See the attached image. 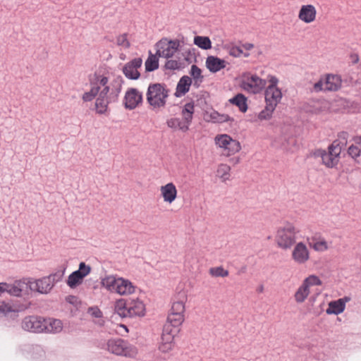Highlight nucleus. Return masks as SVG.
Segmentation results:
<instances>
[{"mask_svg": "<svg viewBox=\"0 0 361 361\" xmlns=\"http://www.w3.org/2000/svg\"><path fill=\"white\" fill-rule=\"evenodd\" d=\"M90 89L85 92L81 99L83 102H90L93 99L97 114H105L109 109V104L117 100L123 85L121 77L109 79L103 75L94 74L89 78Z\"/></svg>", "mask_w": 361, "mask_h": 361, "instance_id": "obj_1", "label": "nucleus"}, {"mask_svg": "<svg viewBox=\"0 0 361 361\" xmlns=\"http://www.w3.org/2000/svg\"><path fill=\"white\" fill-rule=\"evenodd\" d=\"M114 311L121 317H142L145 315L146 307L144 302L138 298L118 299L115 302Z\"/></svg>", "mask_w": 361, "mask_h": 361, "instance_id": "obj_2", "label": "nucleus"}, {"mask_svg": "<svg viewBox=\"0 0 361 361\" xmlns=\"http://www.w3.org/2000/svg\"><path fill=\"white\" fill-rule=\"evenodd\" d=\"M100 283L109 292L121 296L133 295L137 290V287L130 280L111 274L102 277Z\"/></svg>", "mask_w": 361, "mask_h": 361, "instance_id": "obj_3", "label": "nucleus"}, {"mask_svg": "<svg viewBox=\"0 0 361 361\" xmlns=\"http://www.w3.org/2000/svg\"><path fill=\"white\" fill-rule=\"evenodd\" d=\"M300 232V229L293 223H285L276 231V246L283 250L290 249L296 243Z\"/></svg>", "mask_w": 361, "mask_h": 361, "instance_id": "obj_4", "label": "nucleus"}, {"mask_svg": "<svg viewBox=\"0 0 361 361\" xmlns=\"http://www.w3.org/2000/svg\"><path fill=\"white\" fill-rule=\"evenodd\" d=\"M169 90L160 83L150 84L146 93L147 102L152 111H160L165 108Z\"/></svg>", "mask_w": 361, "mask_h": 361, "instance_id": "obj_5", "label": "nucleus"}, {"mask_svg": "<svg viewBox=\"0 0 361 361\" xmlns=\"http://www.w3.org/2000/svg\"><path fill=\"white\" fill-rule=\"evenodd\" d=\"M214 140L216 147L220 149L221 154L226 157L238 153L241 149L240 143L227 134L217 135Z\"/></svg>", "mask_w": 361, "mask_h": 361, "instance_id": "obj_6", "label": "nucleus"}, {"mask_svg": "<svg viewBox=\"0 0 361 361\" xmlns=\"http://www.w3.org/2000/svg\"><path fill=\"white\" fill-rule=\"evenodd\" d=\"M322 285V281L314 274L309 275L305 278L294 293L293 298L295 302L298 304L303 303L310 295V288Z\"/></svg>", "mask_w": 361, "mask_h": 361, "instance_id": "obj_7", "label": "nucleus"}, {"mask_svg": "<svg viewBox=\"0 0 361 361\" xmlns=\"http://www.w3.org/2000/svg\"><path fill=\"white\" fill-rule=\"evenodd\" d=\"M106 350L110 353L126 357H134L137 354V349L121 339H111L106 343Z\"/></svg>", "mask_w": 361, "mask_h": 361, "instance_id": "obj_8", "label": "nucleus"}, {"mask_svg": "<svg viewBox=\"0 0 361 361\" xmlns=\"http://www.w3.org/2000/svg\"><path fill=\"white\" fill-rule=\"evenodd\" d=\"M341 152V147L339 143L335 141L328 147L327 151L318 149L316 152V156L322 158V163L326 166L333 168L338 162Z\"/></svg>", "mask_w": 361, "mask_h": 361, "instance_id": "obj_9", "label": "nucleus"}, {"mask_svg": "<svg viewBox=\"0 0 361 361\" xmlns=\"http://www.w3.org/2000/svg\"><path fill=\"white\" fill-rule=\"evenodd\" d=\"M157 55L165 59L172 58L179 51L180 41L163 38L156 44Z\"/></svg>", "mask_w": 361, "mask_h": 361, "instance_id": "obj_10", "label": "nucleus"}, {"mask_svg": "<svg viewBox=\"0 0 361 361\" xmlns=\"http://www.w3.org/2000/svg\"><path fill=\"white\" fill-rule=\"evenodd\" d=\"M342 85L341 76L334 74H327L322 77L318 82L314 83V89L319 91H337Z\"/></svg>", "mask_w": 361, "mask_h": 361, "instance_id": "obj_11", "label": "nucleus"}, {"mask_svg": "<svg viewBox=\"0 0 361 361\" xmlns=\"http://www.w3.org/2000/svg\"><path fill=\"white\" fill-rule=\"evenodd\" d=\"M265 80L260 78L257 75L245 74L243 75L240 82V87L252 94H257L260 92L266 86Z\"/></svg>", "mask_w": 361, "mask_h": 361, "instance_id": "obj_12", "label": "nucleus"}, {"mask_svg": "<svg viewBox=\"0 0 361 361\" xmlns=\"http://www.w3.org/2000/svg\"><path fill=\"white\" fill-rule=\"evenodd\" d=\"M291 251V259L297 264H305L310 259V251L303 242L296 243Z\"/></svg>", "mask_w": 361, "mask_h": 361, "instance_id": "obj_13", "label": "nucleus"}, {"mask_svg": "<svg viewBox=\"0 0 361 361\" xmlns=\"http://www.w3.org/2000/svg\"><path fill=\"white\" fill-rule=\"evenodd\" d=\"M44 319L35 315L25 317L21 322V327L27 331L42 333L44 331Z\"/></svg>", "mask_w": 361, "mask_h": 361, "instance_id": "obj_14", "label": "nucleus"}, {"mask_svg": "<svg viewBox=\"0 0 361 361\" xmlns=\"http://www.w3.org/2000/svg\"><path fill=\"white\" fill-rule=\"evenodd\" d=\"M91 271V267L85 262H80L78 270L71 274L67 280V284L71 288H75L82 284L83 279Z\"/></svg>", "mask_w": 361, "mask_h": 361, "instance_id": "obj_15", "label": "nucleus"}, {"mask_svg": "<svg viewBox=\"0 0 361 361\" xmlns=\"http://www.w3.org/2000/svg\"><path fill=\"white\" fill-rule=\"evenodd\" d=\"M30 290L39 294H48L54 288L47 276L38 279H27Z\"/></svg>", "mask_w": 361, "mask_h": 361, "instance_id": "obj_16", "label": "nucleus"}, {"mask_svg": "<svg viewBox=\"0 0 361 361\" xmlns=\"http://www.w3.org/2000/svg\"><path fill=\"white\" fill-rule=\"evenodd\" d=\"M317 11L312 4L302 5L298 11V18L305 24H312L317 19Z\"/></svg>", "mask_w": 361, "mask_h": 361, "instance_id": "obj_17", "label": "nucleus"}, {"mask_svg": "<svg viewBox=\"0 0 361 361\" xmlns=\"http://www.w3.org/2000/svg\"><path fill=\"white\" fill-rule=\"evenodd\" d=\"M142 64V60L141 58L133 59L123 66L122 68L123 73L130 80H137L140 76L138 69L141 68Z\"/></svg>", "mask_w": 361, "mask_h": 361, "instance_id": "obj_18", "label": "nucleus"}, {"mask_svg": "<svg viewBox=\"0 0 361 361\" xmlns=\"http://www.w3.org/2000/svg\"><path fill=\"white\" fill-rule=\"evenodd\" d=\"M177 334V333L171 332L170 330L163 328L159 350L164 353L171 351L174 347V338Z\"/></svg>", "mask_w": 361, "mask_h": 361, "instance_id": "obj_19", "label": "nucleus"}, {"mask_svg": "<svg viewBox=\"0 0 361 361\" xmlns=\"http://www.w3.org/2000/svg\"><path fill=\"white\" fill-rule=\"evenodd\" d=\"M159 192L163 201L169 204H172L177 198L178 190L172 182L160 186Z\"/></svg>", "mask_w": 361, "mask_h": 361, "instance_id": "obj_20", "label": "nucleus"}, {"mask_svg": "<svg viewBox=\"0 0 361 361\" xmlns=\"http://www.w3.org/2000/svg\"><path fill=\"white\" fill-rule=\"evenodd\" d=\"M142 101V94L137 89L130 88L126 92L124 105L126 109H134Z\"/></svg>", "mask_w": 361, "mask_h": 361, "instance_id": "obj_21", "label": "nucleus"}, {"mask_svg": "<svg viewBox=\"0 0 361 361\" xmlns=\"http://www.w3.org/2000/svg\"><path fill=\"white\" fill-rule=\"evenodd\" d=\"M188 300L187 292L185 290L178 291L174 296L172 307L171 310V314H184L185 305Z\"/></svg>", "mask_w": 361, "mask_h": 361, "instance_id": "obj_22", "label": "nucleus"}, {"mask_svg": "<svg viewBox=\"0 0 361 361\" xmlns=\"http://www.w3.org/2000/svg\"><path fill=\"white\" fill-rule=\"evenodd\" d=\"M282 97L281 90L279 87H267L265 90V102L274 108L281 102Z\"/></svg>", "mask_w": 361, "mask_h": 361, "instance_id": "obj_23", "label": "nucleus"}, {"mask_svg": "<svg viewBox=\"0 0 361 361\" xmlns=\"http://www.w3.org/2000/svg\"><path fill=\"white\" fill-rule=\"evenodd\" d=\"M184 314L170 313L164 328L170 330L171 332L178 334L180 327L184 322Z\"/></svg>", "mask_w": 361, "mask_h": 361, "instance_id": "obj_24", "label": "nucleus"}, {"mask_svg": "<svg viewBox=\"0 0 361 361\" xmlns=\"http://www.w3.org/2000/svg\"><path fill=\"white\" fill-rule=\"evenodd\" d=\"M6 293H8L11 295L20 296L22 292L28 288L27 279L23 280H17L13 283H6Z\"/></svg>", "mask_w": 361, "mask_h": 361, "instance_id": "obj_25", "label": "nucleus"}, {"mask_svg": "<svg viewBox=\"0 0 361 361\" xmlns=\"http://www.w3.org/2000/svg\"><path fill=\"white\" fill-rule=\"evenodd\" d=\"M228 62L217 56H209L206 59L205 66L212 73H216L226 68Z\"/></svg>", "mask_w": 361, "mask_h": 361, "instance_id": "obj_26", "label": "nucleus"}, {"mask_svg": "<svg viewBox=\"0 0 361 361\" xmlns=\"http://www.w3.org/2000/svg\"><path fill=\"white\" fill-rule=\"evenodd\" d=\"M44 332L50 334H58L63 330L62 322L59 319L49 318L44 319Z\"/></svg>", "mask_w": 361, "mask_h": 361, "instance_id": "obj_27", "label": "nucleus"}, {"mask_svg": "<svg viewBox=\"0 0 361 361\" xmlns=\"http://www.w3.org/2000/svg\"><path fill=\"white\" fill-rule=\"evenodd\" d=\"M347 298L338 299L337 300L331 301L329 303V307L326 312L327 314H339L342 313L345 307V302L348 301Z\"/></svg>", "mask_w": 361, "mask_h": 361, "instance_id": "obj_28", "label": "nucleus"}, {"mask_svg": "<svg viewBox=\"0 0 361 361\" xmlns=\"http://www.w3.org/2000/svg\"><path fill=\"white\" fill-rule=\"evenodd\" d=\"M191 84L192 79L189 76H183L178 82L175 92L176 97H180L187 93L190 90Z\"/></svg>", "mask_w": 361, "mask_h": 361, "instance_id": "obj_29", "label": "nucleus"}, {"mask_svg": "<svg viewBox=\"0 0 361 361\" xmlns=\"http://www.w3.org/2000/svg\"><path fill=\"white\" fill-rule=\"evenodd\" d=\"M194 110V104L191 102L186 103L182 108L181 119L188 127L192 123Z\"/></svg>", "mask_w": 361, "mask_h": 361, "instance_id": "obj_30", "label": "nucleus"}, {"mask_svg": "<svg viewBox=\"0 0 361 361\" xmlns=\"http://www.w3.org/2000/svg\"><path fill=\"white\" fill-rule=\"evenodd\" d=\"M166 126L173 130H180L185 133L189 130V127L185 123L181 118L172 117L166 121Z\"/></svg>", "mask_w": 361, "mask_h": 361, "instance_id": "obj_31", "label": "nucleus"}, {"mask_svg": "<svg viewBox=\"0 0 361 361\" xmlns=\"http://www.w3.org/2000/svg\"><path fill=\"white\" fill-rule=\"evenodd\" d=\"M311 247L317 252H324L329 249L327 241L324 238H312Z\"/></svg>", "mask_w": 361, "mask_h": 361, "instance_id": "obj_32", "label": "nucleus"}, {"mask_svg": "<svg viewBox=\"0 0 361 361\" xmlns=\"http://www.w3.org/2000/svg\"><path fill=\"white\" fill-rule=\"evenodd\" d=\"M158 57L157 54H152L151 51H149V56L145 63L146 71H154L159 68Z\"/></svg>", "mask_w": 361, "mask_h": 361, "instance_id": "obj_33", "label": "nucleus"}, {"mask_svg": "<svg viewBox=\"0 0 361 361\" xmlns=\"http://www.w3.org/2000/svg\"><path fill=\"white\" fill-rule=\"evenodd\" d=\"M206 120L213 123H224L230 120L228 115L220 114L217 111H212L206 115Z\"/></svg>", "mask_w": 361, "mask_h": 361, "instance_id": "obj_34", "label": "nucleus"}, {"mask_svg": "<svg viewBox=\"0 0 361 361\" xmlns=\"http://www.w3.org/2000/svg\"><path fill=\"white\" fill-rule=\"evenodd\" d=\"M230 102L237 106L242 112H245L247 109V98L242 94H238L235 97L231 99Z\"/></svg>", "mask_w": 361, "mask_h": 361, "instance_id": "obj_35", "label": "nucleus"}, {"mask_svg": "<svg viewBox=\"0 0 361 361\" xmlns=\"http://www.w3.org/2000/svg\"><path fill=\"white\" fill-rule=\"evenodd\" d=\"M193 42L194 44L202 49L207 50L212 48V42L208 37L195 36Z\"/></svg>", "mask_w": 361, "mask_h": 361, "instance_id": "obj_36", "label": "nucleus"}, {"mask_svg": "<svg viewBox=\"0 0 361 361\" xmlns=\"http://www.w3.org/2000/svg\"><path fill=\"white\" fill-rule=\"evenodd\" d=\"M275 109L276 108L266 104L264 109L258 114L257 119L260 121L271 119Z\"/></svg>", "mask_w": 361, "mask_h": 361, "instance_id": "obj_37", "label": "nucleus"}, {"mask_svg": "<svg viewBox=\"0 0 361 361\" xmlns=\"http://www.w3.org/2000/svg\"><path fill=\"white\" fill-rule=\"evenodd\" d=\"M228 54L230 56L238 58L242 56H243L245 58H247L250 56L249 52H245L244 49L243 48L242 45L240 47H231L229 51Z\"/></svg>", "mask_w": 361, "mask_h": 361, "instance_id": "obj_38", "label": "nucleus"}, {"mask_svg": "<svg viewBox=\"0 0 361 361\" xmlns=\"http://www.w3.org/2000/svg\"><path fill=\"white\" fill-rule=\"evenodd\" d=\"M31 357L34 360H41L45 356L44 350L39 345L33 346L31 349Z\"/></svg>", "mask_w": 361, "mask_h": 361, "instance_id": "obj_39", "label": "nucleus"}, {"mask_svg": "<svg viewBox=\"0 0 361 361\" xmlns=\"http://www.w3.org/2000/svg\"><path fill=\"white\" fill-rule=\"evenodd\" d=\"M231 167L224 164L219 166L217 169V176L224 180L228 179Z\"/></svg>", "mask_w": 361, "mask_h": 361, "instance_id": "obj_40", "label": "nucleus"}, {"mask_svg": "<svg viewBox=\"0 0 361 361\" xmlns=\"http://www.w3.org/2000/svg\"><path fill=\"white\" fill-rule=\"evenodd\" d=\"M116 44L122 49H128L130 47V43L128 39V35L124 33L118 35L116 38Z\"/></svg>", "mask_w": 361, "mask_h": 361, "instance_id": "obj_41", "label": "nucleus"}, {"mask_svg": "<svg viewBox=\"0 0 361 361\" xmlns=\"http://www.w3.org/2000/svg\"><path fill=\"white\" fill-rule=\"evenodd\" d=\"M65 270H59L53 274L47 276L51 284L54 287L55 284L61 281L63 277Z\"/></svg>", "mask_w": 361, "mask_h": 361, "instance_id": "obj_42", "label": "nucleus"}, {"mask_svg": "<svg viewBox=\"0 0 361 361\" xmlns=\"http://www.w3.org/2000/svg\"><path fill=\"white\" fill-rule=\"evenodd\" d=\"M17 307L11 303H6L5 302H0V313L3 314H7L10 312H18Z\"/></svg>", "mask_w": 361, "mask_h": 361, "instance_id": "obj_43", "label": "nucleus"}, {"mask_svg": "<svg viewBox=\"0 0 361 361\" xmlns=\"http://www.w3.org/2000/svg\"><path fill=\"white\" fill-rule=\"evenodd\" d=\"M87 313L92 317L99 319L98 322H96L99 325L102 326L104 324V321L101 319L102 317V312L97 307H92L88 308Z\"/></svg>", "mask_w": 361, "mask_h": 361, "instance_id": "obj_44", "label": "nucleus"}, {"mask_svg": "<svg viewBox=\"0 0 361 361\" xmlns=\"http://www.w3.org/2000/svg\"><path fill=\"white\" fill-rule=\"evenodd\" d=\"M190 75L192 77L195 82H202L203 76L202 75L201 69L196 65H192L190 71Z\"/></svg>", "mask_w": 361, "mask_h": 361, "instance_id": "obj_45", "label": "nucleus"}, {"mask_svg": "<svg viewBox=\"0 0 361 361\" xmlns=\"http://www.w3.org/2000/svg\"><path fill=\"white\" fill-rule=\"evenodd\" d=\"M348 154L352 158L357 160V161H361V149L357 146L354 145L350 146L348 148Z\"/></svg>", "mask_w": 361, "mask_h": 361, "instance_id": "obj_46", "label": "nucleus"}, {"mask_svg": "<svg viewBox=\"0 0 361 361\" xmlns=\"http://www.w3.org/2000/svg\"><path fill=\"white\" fill-rule=\"evenodd\" d=\"M209 274L214 277H226L228 275V271L221 267H218L211 268Z\"/></svg>", "mask_w": 361, "mask_h": 361, "instance_id": "obj_47", "label": "nucleus"}, {"mask_svg": "<svg viewBox=\"0 0 361 361\" xmlns=\"http://www.w3.org/2000/svg\"><path fill=\"white\" fill-rule=\"evenodd\" d=\"M164 66L168 70H177L180 68V63L176 60L170 59L165 63Z\"/></svg>", "mask_w": 361, "mask_h": 361, "instance_id": "obj_48", "label": "nucleus"}, {"mask_svg": "<svg viewBox=\"0 0 361 361\" xmlns=\"http://www.w3.org/2000/svg\"><path fill=\"white\" fill-rule=\"evenodd\" d=\"M269 85L267 87H278L277 84L279 82V80L275 76H269Z\"/></svg>", "mask_w": 361, "mask_h": 361, "instance_id": "obj_49", "label": "nucleus"}, {"mask_svg": "<svg viewBox=\"0 0 361 361\" xmlns=\"http://www.w3.org/2000/svg\"><path fill=\"white\" fill-rule=\"evenodd\" d=\"M295 144V140L293 138H291L287 141V144H283L282 147L284 150L291 151L292 148L290 147V145H294Z\"/></svg>", "mask_w": 361, "mask_h": 361, "instance_id": "obj_50", "label": "nucleus"}, {"mask_svg": "<svg viewBox=\"0 0 361 361\" xmlns=\"http://www.w3.org/2000/svg\"><path fill=\"white\" fill-rule=\"evenodd\" d=\"M66 301L70 304L77 305L78 304V299L74 295H68L66 298Z\"/></svg>", "mask_w": 361, "mask_h": 361, "instance_id": "obj_51", "label": "nucleus"}, {"mask_svg": "<svg viewBox=\"0 0 361 361\" xmlns=\"http://www.w3.org/2000/svg\"><path fill=\"white\" fill-rule=\"evenodd\" d=\"M245 52H249L250 50L254 48V44L251 43H245L242 45Z\"/></svg>", "mask_w": 361, "mask_h": 361, "instance_id": "obj_52", "label": "nucleus"}, {"mask_svg": "<svg viewBox=\"0 0 361 361\" xmlns=\"http://www.w3.org/2000/svg\"><path fill=\"white\" fill-rule=\"evenodd\" d=\"M6 282H1L0 283V295H1L3 293H6Z\"/></svg>", "mask_w": 361, "mask_h": 361, "instance_id": "obj_53", "label": "nucleus"}, {"mask_svg": "<svg viewBox=\"0 0 361 361\" xmlns=\"http://www.w3.org/2000/svg\"><path fill=\"white\" fill-rule=\"evenodd\" d=\"M355 145L357 146L358 147H361V137H355L353 139Z\"/></svg>", "mask_w": 361, "mask_h": 361, "instance_id": "obj_54", "label": "nucleus"}, {"mask_svg": "<svg viewBox=\"0 0 361 361\" xmlns=\"http://www.w3.org/2000/svg\"><path fill=\"white\" fill-rule=\"evenodd\" d=\"M347 136H348V133H345V132H342L340 135H339V137L340 138H343V140H346L347 139Z\"/></svg>", "mask_w": 361, "mask_h": 361, "instance_id": "obj_55", "label": "nucleus"}, {"mask_svg": "<svg viewBox=\"0 0 361 361\" xmlns=\"http://www.w3.org/2000/svg\"><path fill=\"white\" fill-rule=\"evenodd\" d=\"M264 286H263V285H260V286H259L257 287V291L258 293H262V292L264 291Z\"/></svg>", "mask_w": 361, "mask_h": 361, "instance_id": "obj_56", "label": "nucleus"}, {"mask_svg": "<svg viewBox=\"0 0 361 361\" xmlns=\"http://www.w3.org/2000/svg\"><path fill=\"white\" fill-rule=\"evenodd\" d=\"M320 112H321V111H320V110H319V109H318V110H317V109H316V110H315V113H316V114H319V113H320Z\"/></svg>", "mask_w": 361, "mask_h": 361, "instance_id": "obj_57", "label": "nucleus"}]
</instances>
